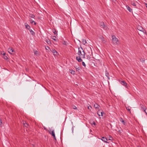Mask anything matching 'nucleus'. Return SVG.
Here are the masks:
<instances>
[{
	"instance_id": "4be33fe9",
	"label": "nucleus",
	"mask_w": 147,
	"mask_h": 147,
	"mask_svg": "<svg viewBox=\"0 0 147 147\" xmlns=\"http://www.w3.org/2000/svg\"><path fill=\"white\" fill-rule=\"evenodd\" d=\"M131 107L129 106L127 107H126V109L127 110H128L129 111H130V112H131L130 110L131 109Z\"/></svg>"
},
{
	"instance_id": "b1692460",
	"label": "nucleus",
	"mask_w": 147,
	"mask_h": 147,
	"mask_svg": "<svg viewBox=\"0 0 147 147\" xmlns=\"http://www.w3.org/2000/svg\"><path fill=\"white\" fill-rule=\"evenodd\" d=\"M105 75L107 77V78H108V79L109 80L110 78H109V73H106L105 74Z\"/></svg>"
},
{
	"instance_id": "49530a36",
	"label": "nucleus",
	"mask_w": 147,
	"mask_h": 147,
	"mask_svg": "<svg viewBox=\"0 0 147 147\" xmlns=\"http://www.w3.org/2000/svg\"><path fill=\"white\" fill-rule=\"evenodd\" d=\"M134 0H130V2H131V1H134Z\"/></svg>"
},
{
	"instance_id": "a18cd8bd",
	"label": "nucleus",
	"mask_w": 147,
	"mask_h": 147,
	"mask_svg": "<svg viewBox=\"0 0 147 147\" xmlns=\"http://www.w3.org/2000/svg\"><path fill=\"white\" fill-rule=\"evenodd\" d=\"M145 5L146 7L147 8V3H145Z\"/></svg>"
},
{
	"instance_id": "2f4dec72",
	"label": "nucleus",
	"mask_w": 147,
	"mask_h": 147,
	"mask_svg": "<svg viewBox=\"0 0 147 147\" xmlns=\"http://www.w3.org/2000/svg\"><path fill=\"white\" fill-rule=\"evenodd\" d=\"M82 64L83 66H84L85 67H86V64L84 62H82Z\"/></svg>"
},
{
	"instance_id": "c03bdc74",
	"label": "nucleus",
	"mask_w": 147,
	"mask_h": 147,
	"mask_svg": "<svg viewBox=\"0 0 147 147\" xmlns=\"http://www.w3.org/2000/svg\"><path fill=\"white\" fill-rule=\"evenodd\" d=\"M55 41H56V40L55 38H52Z\"/></svg>"
},
{
	"instance_id": "c85d7f7f",
	"label": "nucleus",
	"mask_w": 147,
	"mask_h": 147,
	"mask_svg": "<svg viewBox=\"0 0 147 147\" xmlns=\"http://www.w3.org/2000/svg\"><path fill=\"white\" fill-rule=\"evenodd\" d=\"M34 53L35 55H37L38 51H35V50H34Z\"/></svg>"
},
{
	"instance_id": "cd10ccee",
	"label": "nucleus",
	"mask_w": 147,
	"mask_h": 147,
	"mask_svg": "<svg viewBox=\"0 0 147 147\" xmlns=\"http://www.w3.org/2000/svg\"><path fill=\"white\" fill-rule=\"evenodd\" d=\"M24 123V126L25 127H27V126L28 125L27 123H26L25 122V123Z\"/></svg>"
},
{
	"instance_id": "de8ad7c7",
	"label": "nucleus",
	"mask_w": 147,
	"mask_h": 147,
	"mask_svg": "<svg viewBox=\"0 0 147 147\" xmlns=\"http://www.w3.org/2000/svg\"><path fill=\"white\" fill-rule=\"evenodd\" d=\"M53 37H54L55 38H56V37L55 36H53Z\"/></svg>"
},
{
	"instance_id": "7ed1b4c3",
	"label": "nucleus",
	"mask_w": 147,
	"mask_h": 147,
	"mask_svg": "<svg viewBox=\"0 0 147 147\" xmlns=\"http://www.w3.org/2000/svg\"><path fill=\"white\" fill-rule=\"evenodd\" d=\"M137 29L144 34H145L146 33V31L141 26H138L137 27Z\"/></svg>"
},
{
	"instance_id": "f03ea898",
	"label": "nucleus",
	"mask_w": 147,
	"mask_h": 147,
	"mask_svg": "<svg viewBox=\"0 0 147 147\" xmlns=\"http://www.w3.org/2000/svg\"><path fill=\"white\" fill-rule=\"evenodd\" d=\"M112 40L113 44L115 45H117L119 44V40L115 36L112 35Z\"/></svg>"
},
{
	"instance_id": "9d476101",
	"label": "nucleus",
	"mask_w": 147,
	"mask_h": 147,
	"mask_svg": "<svg viewBox=\"0 0 147 147\" xmlns=\"http://www.w3.org/2000/svg\"><path fill=\"white\" fill-rule=\"evenodd\" d=\"M127 9L130 12H132V9L131 8L128 6V5H126V6Z\"/></svg>"
},
{
	"instance_id": "5701e85b",
	"label": "nucleus",
	"mask_w": 147,
	"mask_h": 147,
	"mask_svg": "<svg viewBox=\"0 0 147 147\" xmlns=\"http://www.w3.org/2000/svg\"><path fill=\"white\" fill-rule=\"evenodd\" d=\"M30 23L32 24L34 23V25H35L36 24V23L34 20H30Z\"/></svg>"
},
{
	"instance_id": "c756f323",
	"label": "nucleus",
	"mask_w": 147,
	"mask_h": 147,
	"mask_svg": "<svg viewBox=\"0 0 147 147\" xmlns=\"http://www.w3.org/2000/svg\"><path fill=\"white\" fill-rule=\"evenodd\" d=\"M63 44L65 45H67V42L65 41H64L63 43Z\"/></svg>"
},
{
	"instance_id": "79ce46f5",
	"label": "nucleus",
	"mask_w": 147,
	"mask_h": 147,
	"mask_svg": "<svg viewBox=\"0 0 147 147\" xmlns=\"http://www.w3.org/2000/svg\"><path fill=\"white\" fill-rule=\"evenodd\" d=\"M53 32L55 35L56 34H57V32H56V31L55 30V32Z\"/></svg>"
},
{
	"instance_id": "a211bd4d",
	"label": "nucleus",
	"mask_w": 147,
	"mask_h": 147,
	"mask_svg": "<svg viewBox=\"0 0 147 147\" xmlns=\"http://www.w3.org/2000/svg\"><path fill=\"white\" fill-rule=\"evenodd\" d=\"M69 72L71 74L73 75H74L75 74V71L73 70H69Z\"/></svg>"
},
{
	"instance_id": "e433bc0d",
	"label": "nucleus",
	"mask_w": 147,
	"mask_h": 147,
	"mask_svg": "<svg viewBox=\"0 0 147 147\" xmlns=\"http://www.w3.org/2000/svg\"><path fill=\"white\" fill-rule=\"evenodd\" d=\"M45 48L46 50H48V49H49V47L48 46H47V47H45Z\"/></svg>"
},
{
	"instance_id": "58836bf2",
	"label": "nucleus",
	"mask_w": 147,
	"mask_h": 147,
	"mask_svg": "<svg viewBox=\"0 0 147 147\" xmlns=\"http://www.w3.org/2000/svg\"><path fill=\"white\" fill-rule=\"evenodd\" d=\"M73 108L74 109H77V107H76V106H74L73 107Z\"/></svg>"
},
{
	"instance_id": "6e6552de",
	"label": "nucleus",
	"mask_w": 147,
	"mask_h": 147,
	"mask_svg": "<svg viewBox=\"0 0 147 147\" xmlns=\"http://www.w3.org/2000/svg\"><path fill=\"white\" fill-rule=\"evenodd\" d=\"M121 84L123 85V86H125L127 88V84L124 81H121Z\"/></svg>"
},
{
	"instance_id": "72a5a7b5",
	"label": "nucleus",
	"mask_w": 147,
	"mask_h": 147,
	"mask_svg": "<svg viewBox=\"0 0 147 147\" xmlns=\"http://www.w3.org/2000/svg\"><path fill=\"white\" fill-rule=\"evenodd\" d=\"M3 53H5L4 52V51H0V55H3Z\"/></svg>"
},
{
	"instance_id": "bb28decb",
	"label": "nucleus",
	"mask_w": 147,
	"mask_h": 147,
	"mask_svg": "<svg viewBox=\"0 0 147 147\" xmlns=\"http://www.w3.org/2000/svg\"><path fill=\"white\" fill-rule=\"evenodd\" d=\"M143 111H144V112L147 115V109H143Z\"/></svg>"
},
{
	"instance_id": "39448f33",
	"label": "nucleus",
	"mask_w": 147,
	"mask_h": 147,
	"mask_svg": "<svg viewBox=\"0 0 147 147\" xmlns=\"http://www.w3.org/2000/svg\"><path fill=\"white\" fill-rule=\"evenodd\" d=\"M49 133L50 134H51L52 136L53 137L55 140H56V137L55 136V134L54 130H50L49 131Z\"/></svg>"
},
{
	"instance_id": "f8f14e48",
	"label": "nucleus",
	"mask_w": 147,
	"mask_h": 147,
	"mask_svg": "<svg viewBox=\"0 0 147 147\" xmlns=\"http://www.w3.org/2000/svg\"><path fill=\"white\" fill-rule=\"evenodd\" d=\"M51 51L54 55H56L58 53L54 49H52Z\"/></svg>"
},
{
	"instance_id": "ea45409f",
	"label": "nucleus",
	"mask_w": 147,
	"mask_h": 147,
	"mask_svg": "<svg viewBox=\"0 0 147 147\" xmlns=\"http://www.w3.org/2000/svg\"><path fill=\"white\" fill-rule=\"evenodd\" d=\"M142 63H144L145 61V60L144 59H142V60L141 61Z\"/></svg>"
},
{
	"instance_id": "a878e982",
	"label": "nucleus",
	"mask_w": 147,
	"mask_h": 147,
	"mask_svg": "<svg viewBox=\"0 0 147 147\" xmlns=\"http://www.w3.org/2000/svg\"><path fill=\"white\" fill-rule=\"evenodd\" d=\"M100 110H99L98 111H97V114L99 116H100Z\"/></svg>"
},
{
	"instance_id": "c9c22d12",
	"label": "nucleus",
	"mask_w": 147,
	"mask_h": 147,
	"mask_svg": "<svg viewBox=\"0 0 147 147\" xmlns=\"http://www.w3.org/2000/svg\"><path fill=\"white\" fill-rule=\"evenodd\" d=\"M140 105H141V108H142V109L143 110V109H144L143 107V106L142 105L140 104Z\"/></svg>"
},
{
	"instance_id": "f257e3e1",
	"label": "nucleus",
	"mask_w": 147,
	"mask_h": 147,
	"mask_svg": "<svg viewBox=\"0 0 147 147\" xmlns=\"http://www.w3.org/2000/svg\"><path fill=\"white\" fill-rule=\"evenodd\" d=\"M78 54L81 58H84L85 53L82 47L80 48H78Z\"/></svg>"
},
{
	"instance_id": "423d86ee",
	"label": "nucleus",
	"mask_w": 147,
	"mask_h": 147,
	"mask_svg": "<svg viewBox=\"0 0 147 147\" xmlns=\"http://www.w3.org/2000/svg\"><path fill=\"white\" fill-rule=\"evenodd\" d=\"M131 4L134 6L135 8H137V5L136 3L134 2L133 1H131L130 2Z\"/></svg>"
},
{
	"instance_id": "20e7f679",
	"label": "nucleus",
	"mask_w": 147,
	"mask_h": 147,
	"mask_svg": "<svg viewBox=\"0 0 147 147\" xmlns=\"http://www.w3.org/2000/svg\"><path fill=\"white\" fill-rule=\"evenodd\" d=\"M100 27L103 28L105 30H106L107 28V26L105 25L104 24V23L103 22H102L100 24Z\"/></svg>"
},
{
	"instance_id": "412c9836",
	"label": "nucleus",
	"mask_w": 147,
	"mask_h": 147,
	"mask_svg": "<svg viewBox=\"0 0 147 147\" xmlns=\"http://www.w3.org/2000/svg\"><path fill=\"white\" fill-rule=\"evenodd\" d=\"M82 43L84 45H85L87 43L86 40L85 39H83L82 40Z\"/></svg>"
},
{
	"instance_id": "9b49d317",
	"label": "nucleus",
	"mask_w": 147,
	"mask_h": 147,
	"mask_svg": "<svg viewBox=\"0 0 147 147\" xmlns=\"http://www.w3.org/2000/svg\"><path fill=\"white\" fill-rule=\"evenodd\" d=\"M13 51H14L12 48H9L8 49V51L10 54H11L13 52Z\"/></svg>"
},
{
	"instance_id": "f3484780",
	"label": "nucleus",
	"mask_w": 147,
	"mask_h": 147,
	"mask_svg": "<svg viewBox=\"0 0 147 147\" xmlns=\"http://www.w3.org/2000/svg\"><path fill=\"white\" fill-rule=\"evenodd\" d=\"M30 32V34L32 35H34L35 34L34 32L32 30L30 29V30H29Z\"/></svg>"
},
{
	"instance_id": "2eb2a0df",
	"label": "nucleus",
	"mask_w": 147,
	"mask_h": 147,
	"mask_svg": "<svg viewBox=\"0 0 147 147\" xmlns=\"http://www.w3.org/2000/svg\"><path fill=\"white\" fill-rule=\"evenodd\" d=\"M5 53H3V57L5 59H8V57L6 55H5Z\"/></svg>"
},
{
	"instance_id": "dca6fc26",
	"label": "nucleus",
	"mask_w": 147,
	"mask_h": 147,
	"mask_svg": "<svg viewBox=\"0 0 147 147\" xmlns=\"http://www.w3.org/2000/svg\"><path fill=\"white\" fill-rule=\"evenodd\" d=\"M25 26L26 27V28L28 30H30V27L27 23H25Z\"/></svg>"
},
{
	"instance_id": "aec40b11",
	"label": "nucleus",
	"mask_w": 147,
	"mask_h": 147,
	"mask_svg": "<svg viewBox=\"0 0 147 147\" xmlns=\"http://www.w3.org/2000/svg\"><path fill=\"white\" fill-rule=\"evenodd\" d=\"M45 41L48 44H50L51 43L50 40L49 39H46Z\"/></svg>"
},
{
	"instance_id": "f704fd0d",
	"label": "nucleus",
	"mask_w": 147,
	"mask_h": 147,
	"mask_svg": "<svg viewBox=\"0 0 147 147\" xmlns=\"http://www.w3.org/2000/svg\"><path fill=\"white\" fill-rule=\"evenodd\" d=\"M88 109H89L90 110L91 109H92V107L91 106H89L88 107Z\"/></svg>"
},
{
	"instance_id": "4c0bfd02",
	"label": "nucleus",
	"mask_w": 147,
	"mask_h": 147,
	"mask_svg": "<svg viewBox=\"0 0 147 147\" xmlns=\"http://www.w3.org/2000/svg\"><path fill=\"white\" fill-rule=\"evenodd\" d=\"M2 124V121L0 119V125H1Z\"/></svg>"
},
{
	"instance_id": "1a4fd4ad",
	"label": "nucleus",
	"mask_w": 147,
	"mask_h": 147,
	"mask_svg": "<svg viewBox=\"0 0 147 147\" xmlns=\"http://www.w3.org/2000/svg\"><path fill=\"white\" fill-rule=\"evenodd\" d=\"M81 57L80 56L78 57H76V59L77 60L78 62H81L82 61V60L81 59Z\"/></svg>"
},
{
	"instance_id": "a19ab883",
	"label": "nucleus",
	"mask_w": 147,
	"mask_h": 147,
	"mask_svg": "<svg viewBox=\"0 0 147 147\" xmlns=\"http://www.w3.org/2000/svg\"><path fill=\"white\" fill-rule=\"evenodd\" d=\"M75 68H76L77 71L80 70V68H76V67H75Z\"/></svg>"
},
{
	"instance_id": "4468645a",
	"label": "nucleus",
	"mask_w": 147,
	"mask_h": 147,
	"mask_svg": "<svg viewBox=\"0 0 147 147\" xmlns=\"http://www.w3.org/2000/svg\"><path fill=\"white\" fill-rule=\"evenodd\" d=\"M100 38L101 39L103 43H105V40L104 37L102 36H101L100 37Z\"/></svg>"
},
{
	"instance_id": "393cba45",
	"label": "nucleus",
	"mask_w": 147,
	"mask_h": 147,
	"mask_svg": "<svg viewBox=\"0 0 147 147\" xmlns=\"http://www.w3.org/2000/svg\"><path fill=\"white\" fill-rule=\"evenodd\" d=\"M29 17L32 18H34L35 16L33 14H30V15Z\"/></svg>"
},
{
	"instance_id": "ddd939ff",
	"label": "nucleus",
	"mask_w": 147,
	"mask_h": 147,
	"mask_svg": "<svg viewBox=\"0 0 147 147\" xmlns=\"http://www.w3.org/2000/svg\"><path fill=\"white\" fill-rule=\"evenodd\" d=\"M94 107L97 109H98L100 106L97 103H95L94 105Z\"/></svg>"
},
{
	"instance_id": "6ab92c4d",
	"label": "nucleus",
	"mask_w": 147,
	"mask_h": 147,
	"mask_svg": "<svg viewBox=\"0 0 147 147\" xmlns=\"http://www.w3.org/2000/svg\"><path fill=\"white\" fill-rule=\"evenodd\" d=\"M120 121L124 125H125L126 123L125 122L122 118H121L120 119Z\"/></svg>"
},
{
	"instance_id": "473e14b6",
	"label": "nucleus",
	"mask_w": 147,
	"mask_h": 147,
	"mask_svg": "<svg viewBox=\"0 0 147 147\" xmlns=\"http://www.w3.org/2000/svg\"><path fill=\"white\" fill-rule=\"evenodd\" d=\"M109 140H113V138L112 137L110 136L109 138Z\"/></svg>"
},
{
	"instance_id": "7c9ffc66",
	"label": "nucleus",
	"mask_w": 147,
	"mask_h": 147,
	"mask_svg": "<svg viewBox=\"0 0 147 147\" xmlns=\"http://www.w3.org/2000/svg\"><path fill=\"white\" fill-rule=\"evenodd\" d=\"M103 111H100V116H102V114L103 113Z\"/></svg>"
},
{
	"instance_id": "0eeeda50",
	"label": "nucleus",
	"mask_w": 147,
	"mask_h": 147,
	"mask_svg": "<svg viewBox=\"0 0 147 147\" xmlns=\"http://www.w3.org/2000/svg\"><path fill=\"white\" fill-rule=\"evenodd\" d=\"M101 139L102 141H104L106 143H108V142L107 141V139L106 137H102Z\"/></svg>"
},
{
	"instance_id": "37998d69",
	"label": "nucleus",
	"mask_w": 147,
	"mask_h": 147,
	"mask_svg": "<svg viewBox=\"0 0 147 147\" xmlns=\"http://www.w3.org/2000/svg\"><path fill=\"white\" fill-rule=\"evenodd\" d=\"M93 124H94V125H95V122H93Z\"/></svg>"
}]
</instances>
